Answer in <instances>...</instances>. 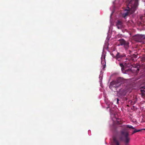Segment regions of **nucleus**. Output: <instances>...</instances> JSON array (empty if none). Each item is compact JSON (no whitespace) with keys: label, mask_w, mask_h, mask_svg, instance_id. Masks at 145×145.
Instances as JSON below:
<instances>
[{"label":"nucleus","mask_w":145,"mask_h":145,"mask_svg":"<svg viewBox=\"0 0 145 145\" xmlns=\"http://www.w3.org/2000/svg\"><path fill=\"white\" fill-rule=\"evenodd\" d=\"M133 99L130 101V103L131 105H134L137 102V98L135 97H133Z\"/></svg>","instance_id":"nucleus-11"},{"label":"nucleus","mask_w":145,"mask_h":145,"mask_svg":"<svg viewBox=\"0 0 145 145\" xmlns=\"http://www.w3.org/2000/svg\"><path fill=\"white\" fill-rule=\"evenodd\" d=\"M140 91L142 92L145 91V86H142L140 88Z\"/></svg>","instance_id":"nucleus-13"},{"label":"nucleus","mask_w":145,"mask_h":145,"mask_svg":"<svg viewBox=\"0 0 145 145\" xmlns=\"http://www.w3.org/2000/svg\"><path fill=\"white\" fill-rule=\"evenodd\" d=\"M129 133L125 128L120 131V134L118 136V139L116 138H113V141L114 145H120V142L123 141L127 144L129 142L130 138Z\"/></svg>","instance_id":"nucleus-2"},{"label":"nucleus","mask_w":145,"mask_h":145,"mask_svg":"<svg viewBox=\"0 0 145 145\" xmlns=\"http://www.w3.org/2000/svg\"><path fill=\"white\" fill-rule=\"evenodd\" d=\"M127 7L123 16L125 18L129 14L133 13L137 10L138 6V0H127L126 1Z\"/></svg>","instance_id":"nucleus-1"},{"label":"nucleus","mask_w":145,"mask_h":145,"mask_svg":"<svg viewBox=\"0 0 145 145\" xmlns=\"http://www.w3.org/2000/svg\"><path fill=\"white\" fill-rule=\"evenodd\" d=\"M128 51L130 52V53H131V51H130V50H129Z\"/></svg>","instance_id":"nucleus-19"},{"label":"nucleus","mask_w":145,"mask_h":145,"mask_svg":"<svg viewBox=\"0 0 145 145\" xmlns=\"http://www.w3.org/2000/svg\"><path fill=\"white\" fill-rule=\"evenodd\" d=\"M125 56V55L124 54H121L119 52H117L116 56H113V58L118 61L120 60L119 59H121Z\"/></svg>","instance_id":"nucleus-7"},{"label":"nucleus","mask_w":145,"mask_h":145,"mask_svg":"<svg viewBox=\"0 0 145 145\" xmlns=\"http://www.w3.org/2000/svg\"><path fill=\"white\" fill-rule=\"evenodd\" d=\"M120 42V45L121 46H123L125 48L127 49L128 48L129 46V42L128 41H126L123 39H120L118 40Z\"/></svg>","instance_id":"nucleus-5"},{"label":"nucleus","mask_w":145,"mask_h":145,"mask_svg":"<svg viewBox=\"0 0 145 145\" xmlns=\"http://www.w3.org/2000/svg\"><path fill=\"white\" fill-rule=\"evenodd\" d=\"M119 124H121V123H119Z\"/></svg>","instance_id":"nucleus-21"},{"label":"nucleus","mask_w":145,"mask_h":145,"mask_svg":"<svg viewBox=\"0 0 145 145\" xmlns=\"http://www.w3.org/2000/svg\"><path fill=\"white\" fill-rule=\"evenodd\" d=\"M140 65H138V66H137V72H138L139 71V68L140 67Z\"/></svg>","instance_id":"nucleus-15"},{"label":"nucleus","mask_w":145,"mask_h":145,"mask_svg":"<svg viewBox=\"0 0 145 145\" xmlns=\"http://www.w3.org/2000/svg\"><path fill=\"white\" fill-rule=\"evenodd\" d=\"M126 127L129 128L130 129H134V133H136L137 132H139V131H142L143 130V129H138V130H137L134 127H133V126H132L131 125H125V127Z\"/></svg>","instance_id":"nucleus-8"},{"label":"nucleus","mask_w":145,"mask_h":145,"mask_svg":"<svg viewBox=\"0 0 145 145\" xmlns=\"http://www.w3.org/2000/svg\"><path fill=\"white\" fill-rule=\"evenodd\" d=\"M134 131H133V132L132 133V134H133L134 133H134Z\"/></svg>","instance_id":"nucleus-18"},{"label":"nucleus","mask_w":145,"mask_h":145,"mask_svg":"<svg viewBox=\"0 0 145 145\" xmlns=\"http://www.w3.org/2000/svg\"><path fill=\"white\" fill-rule=\"evenodd\" d=\"M116 26L118 29H121L123 26L122 22L120 20H118L116 23Z\"/></svg>","instance_id":"nucleus-9"},{"label":"nucleus","mask_w":145,"mask_h":145,"mask_svg":"<svg viewBox=\"0 0 145 145\" xmlns=\"http://www.w3.org/2000/svg\"><path fill=\"white\" fill-rule=\"evenodd\" d=\"M119 99H117V104H118V101H119Z\"/></svg>","instance_id":"nucleus-17"},{"label":"nucleus","mask_w":145,"mask_h":145,"mask_svg":"<svg viewBox=\"0 0 145 145\" xmlns=\"http://www.w3.org/2000/svg\"><path fill=\"white\" fill-rule=\"evenodd\" d=\"M101 64L103 65V69H104L106 67V64H105V60H102V59L101 58Z\"/></svg>","instance_id":"nucleus-12"},{"label":"nucleus","mask_w":145,"mask_h":145,"mask_svg":"<svg viewBox=\"0 0 145 145\" xmlns=\"http://www.w3.org/2000/svg\"><path fill=\"white\" fill-rule=\"evenodd\" d=\"M120 65L121 67L122 71H123L124 70V66L123 63H120Z\"/></svg>","instance_id":"nucleus-14"},{"label":"nucleus","mask_w":145,"mask_h":145,"mask_svg":"<svg viewBox=\"0 0 145 145\" xmlns=\"http://www.w3.org/2000/svg\"><path fill=\"white\" fill-rule=\"evenodd\" d=\"M142 95L144 97H145V91H144L143 92H142Z\"/></svg>","instance_id":"nucleus-16"},{"label":"nucleus","mask_w":145,"mask_h":145,"mask_svg":"<svg viewBox=\"0 0 145 145\" xmlns=\"http://www.w3.org/2000/svg\"><path fill=\"white\" fill-rule=\"evenodd\" d=\"M133 39L136 41L141 42L143 40L145 39V35H137L134 36Z\"/></svg>","instance_id":"nucleus-4"},{"label":"nucleus","mask_w":145,"mask_h":145,"mask_svg":"<svg viewBox=\"0 0 145 145\" xmlns=\"http://www.w3.org/2000/svg\"><path fill=\"white\" fill-rule=\"evenodd\" d=\"M125 82V79L122 77H118L111 82L109 85V88L112 91H114Z\"/></svg>","instance_id":"nucleus-3"},{"label":"nucleus","mask_w":145,"mask_h":145,"mask_svg":"<svg viewBox=\"0 0 145 145\" xmlns=\"http://www.w3.org/2000/svg\"><path fill=\"white\" fill-rule=\"evenodd\" d=\"M117 95L118 96H125L126 93V90L122 88H121L117 91Z\"/></svg>","instance_id":"nucleus-6"},{"label":"nucleus","mask_w":145,"mask_h":145,"mask_svg":"<svg viewBox=\"0 0 145 145\" xmlns=\"http://www.w3.org/2000/svg\"><path fill=\"white\" fill-rule=\"evenodd\" d=\"M143 129V130H145V129Z\"/></svg>","instance_id":"nucleus-20"},{"label":"nucleus","mask_w":145,"mask_h":145,"mask_svg":"<svg viewBox=\"0 0 145 145\" xmlns=\"http://www.w3.org/2000/svg\"><path fill=\"white\" fill-rule=\"evenodd\" d=\"M137 57V55L135 54H133L131 56V58L130 59L131 60L135 61H136V59Z\"/></svg>","instance_id":"nucleus-10"}]
</instances>
